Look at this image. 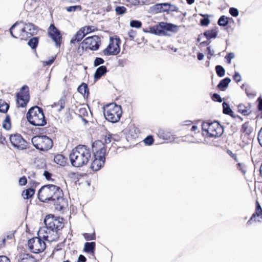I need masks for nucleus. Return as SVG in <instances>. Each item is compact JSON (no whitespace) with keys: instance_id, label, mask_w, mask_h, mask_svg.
Returning a JSON list of instances; mask_svg holds the SVG:
<instances>
[{"instance_id":"f257e3e1","label":"nucleus","mask_w":262,"mask_h":262,"mask_svg":"<svg viewBox=\"0 0 262 262\" xmlns=\"http://www.w3.org/2000/svg\"><path fill=\"white\" fill-rule=\"evenodd\" d=\"M60 187L48 184L42 186L38 190L37 196L41 202H51L56 209L62 210L67 205V200L63 197Z\"/></svg>"},{"instance_id":"f03ea898","label":"nucleus","mask_w":262,"mask_h":262,"mask_svg":"<svg viewBox=\"0 0 262 262\" xmlns=\"http://www.w3.org/2000/svg\"><path fill=\"white\" fill-rule=\"evenodd\" d=\"M44 223L46 227L39 230L38 236L49 242L57 241L61 234L60 231L64 225L63 218L48 215L45 219Z\"/></svg>"},{"instance_id":"7ed1b4c3","label":"nucleus","mask_w":262,"mask_h":262,"mask_svg":"<svg viewBox=\"0 0 262 262\" xmlns=\"http://www.w3.org/2000/svg\"><path fill=\"white\" fill-rule=\"evenodd\" d=\"M92 152L85 145H79L73 148L69 155L71 164L75 167L86 165L91 159Z\"/></svg>"},{"instance_id":"20e7f679","label":"nucleus","mask_w":262,"mask_h":262,"mask_svg":"<svg viewBox=\"0 0 262 262\" xmlns=\"http://www.w3.org/2000/svg\"><path fill=\"white\" fill-rule=\"evenodd\" d=\"M92 148L94 151V159L91 163V168L94 171H98L104 164L106 146L102 141L98 140L93 143Z\"/></svg>"},{"instance_id":"39448f33","label":"nucleus","mask_w":262,"mask_h":262,"mask_svg":"<svg viewBox=\"0 0 262 262\" xmlns=\"http://www.w3.org/2000/svg\"><path fill=\"white\" fill-rule=\"evenodd\" d=\"M26 118L28 121L34 126H44L47 124L45 114L42 108L34 106L29 109Z\"/></svg>"},{"instance_id":"423d86ee","label":"nucleus","mask_w":262,"mask_h":262,"mask_svg":"<svg viewBox=\"0 0 262 262\" xmlns=\"http://www.w3.org/2000/svg\"><path fill=\"white\" fill-rule=\"evenodd\" d=\"M202 135L207 138H217L224 132L222 125L217 121L204 122L202 124Z\"/></svg>"},{"instance_id":"0eeeda50","label":"nucleus","mask_w":262,"mask_h":262,"mask_svg":"<svg viewBox=\"0 0 262 262\" xmlns=\"http://www.w3.org/2000/svg\"><path fill=\"white\" fill-rule=\"evenodd\" d=\"M122 111L120 105L115 103H110L103 107V114L107 120L112 123L119 121Z\"/></svg>"},{"instance_id":"6e6552de","label":"nucleus","mask_w":262,"mask_h":262,"mask_svg":"<svg viewBox=\"0 0 262 262\" xmlns=\"http://www.w3.org/2000/svg\"><path fill=\"white\" fill-rule=\"evenodd\" d=\"M147 29L148 31H145L157 35H165L167 31L177 32L179 30V27L172 24L161 21L158 24L148 27Z\"/></svg>"},{"instance_id":"1a4fd4ad","label":"nucleus","mask_w":262,"mask_h":262,"mask_svg":"<svg viewBox=\"0 0 262 262\" xmlns=\"http://www.w3.org/2000/svg\"><path fill=\"white\" fill-rule=\"evenodd\" d=\"M33 146L38 150L47 151L53 146V140L46 135L35 136L32 138Z\"/></svg>"},{"instance_id":"9d476101","label":"nucleus","mask_w":262,"mask_h":262,"mask_svg":"<svg viewBox=\"0 0 262 262\" xmlns=\"http://www.w3.org/2000/svg\"><path fill=\"white\" fill-rule=\"evenodd\" d=\"M17 107H25L30 101L29 88L27 85H23L16 94Z\"/></svg>"},{"instance_id":"9b49d317","label":"nucleus","mask_w":262,"mask_h":262,"mask_svg":"<svg viewBox=\"0 0 262 262\" xmlns=\"http://www.w3.org/2000/svg\"><path fill=\"white\" fill-rule=\"evenodd\" d=\"M120 43L119 38L110 37L108 46L102 51L103 54L105 56L118 55L120 52Z\"/></svg>"},{"instance_id":"f8f14e48","label":"nucleus","mask_w":262,"mask_h":262,"mask_svg":"<svg viewBox=\"0 0 262 262\" xmlns=\"http://www.w3.org/2000/svg\"><path fill=\"white\" fill-rule=\"evenodd\" d=\"M40 236L33 237L28 242L30 251L34 253L42 252L46 248V244Z\"/></svg>"},{"instance_id":"ddd939ff","label":"nucleus","mask_w":262,"mask_h":262,"mask_svg":"<svg viewBox=\"0 0 262 262\" xmlns=\"http://www.w3.org/2000/svg\"><path fill=\"white\" fill-rule=\"evenodd\" d=\"M9 140L13 148L18 150H24L29 148V143L20 134L16 133L9 136Z\"/></svg>"},{"instance_id":"4468645a","label":"nucleus","mask_w":262,"mask_h":262,"mask_svg":"<svg viewBox=\"0 0 262 262\" xmlns=\"http://www.w3.org/2000/svg\"><path fill=\"white\" fill-rule=\"evenodd\" d=\"M100 43V38L97 35H94L85 38L81 44L82 49L84 48V46L85 49L96 51L99 49Z\"/></svg>"},{"instance_id":"2eb2a0df","label":"nucleus","mask_w":262,"mask_h":262,"mask_svg":"<svg viewBox=\"0 0 262 262\" xmlns=\"http://www.w3.org/2000/svg\"><path fill=\"white\" fill-rule=\"evenodd\" d=\"M48 34L55 43L57 47H60L62 42V35L60 31L52 24L48 29Z\"/></svg>"},{"instance_id":"dca6fc26","label":"nucleus","mask_w":262,"mask_h":262,"mask_svg":"<svg viewBox=\"0 0 262 262\" xmlns=\"http://www.w3.org/2000/svg\"><path fill=\"white\" fill-rule=\"evenodd\" d=\"M153 10L155 13H158L177 11L178 9L175 5L166 3L155 5L153 7Z\"/></svg>"},{"instance_id":"f3484780","label":"nucleus","mask_w":262,"mask_h":262,"mask_svg":"<svg viewBox=\"0 0 262 262\" xmlns=\"http://www.w3.org/2000/svg\"><path fill=\"white\" fill-rule=\"evenodd\" d=\"M10 32L11 36L17 39L23 40V25L16 22L10 29Z\"/></svg>"},{"instance_id":"a211bd4d","label":"nucleus","mask_w":262,"mask_h":262,"mask_svg":"<svg viewBox=\"0 0 262 262\" xmlns=\"http://www.w3.org/2000/svg\"><path fill=\"white\" fill-rule=\"evenodd\" d=\"M255 204V211L247 222L248 225H251L253 223L259 222L260 221V219H262V208L257 201H256Z\"/></svg>"},{"instance_id":"6ab92c4d","label":"nucleus","mask_w":262,"mask_h":262,"mask_svg":"<svg viewBox=\"0 0 262 262\" xmlns=\"http://www.w3.org/2000/svg\"><path fill=\"white\" fill-rule=\"evenodd\" d=\"M23 40H27L30 38L36 33V28L35 26L31 23H26L23 25Z\"/></svg>"},{"instance_id":"aec40b11","label":"nucleus","mask_w":262,"mask_h":262,"mask_svg":"<svg viewBox=\"0 0 262 262\" xmlns=\"http://www.w3.org/2000/svg\"><path fill=\"white\" fill-rule=\"evenodd\" d=\"M17 262H37V259L31 254L26 252H20L16 256Z\"/></svg>"},{"instance_id":"412c9836","label":"nucleus","mask_w":262,"mask_h":262,"mask_svg":"<svg viewBox=\"0 0 262 262\" xmlns=\"http://www.w3.org/2000/svg\"><path fill=\"white\" fill-rule=\"evenodd\" d=\"M127 6L138 7L144 5L146 0H123Z\"/></svg>"},{"instance_id":"4be33fe9","label":"nucleus","mask_w":262,"mask_h":262,"mask_svg":"<svg viewBox=\"0 0 262 262\" xmlns=\"http://www.w3.org/2000/svg\"><path fill=\"white\" fill-rule=\"evenodd\" d=\"M85 36L83 31L80 28L77 31L71 40V43L75 44L80 41Z\"/></svg>"},{"instance_id":"5701e85b","label":"nucleus","mask_w":262,"mask_h":262,"mask_svg":"<svg viewBox=\"0 0 262 262\" xmlns=\"http://www.w3.org/2000/svg\"><path fill=\"white\" fill-rule=\"evenodd\" d=\"M107 72V68L105 66H101L98 68L94 74L95 79H99L102 76L104 75Z\"/></svg>"},{"instance_id":"b1692460","label":"nucleus","mask_w":262,"mask_h":262,"mask_svg":"<svg viewBox=\"0 0 262 262\" xmlns=\"http://www.w3.org/2000/svg\"><path fill=\"white\" fill-rule=\"evenodd\" d=\"M54 162L62 166H64L67 164V159L61 154H57L54 158Z\"/></svg>"},{"instance_id":"393cba45","label":"nucleus","mask_w":262,"mask_h":262,"mask_svg":"<svg viewBox=\"0 0 262 262\" xmlns=\"http://www.w3.org/2000/svg\"><path fill=\"white\" fill-rule=\"evenodd\" d=\"M35 192V189L32 188H29L23 191L21 193V196L24 199H31L34 196Z\"/></svg>"},{"instance_id":"a878e982","label":"nucleus","mask_w":262,"mask_h":262,"mask_svg":"<svg viewBox=\"0 0 262 262\" xmlns=\"http://www.w3.org/2000/svg\"><path fill=\"white\" fill-rule=\"evenodd\" d=\"M230 81V79L228 77L221 80L217 86V88L221 91H224L226 88L228 86Z\"/></svg>"},{"instance_id":"bb28decb","label":"nucleus","mask_w":262,"mask_h":262,"mask_svg":"<svg viewBox=\"0 0 262 262\" xmlns=\"http://www.w3.org/2000/svg\"><path fill=\"white\" fill-rule=\"evenodd\" d=\"M96 243L94 242H86L84 244V250L88 253H94Z\"/></svg>"},{"instance_id":"cd10ccee","label":"nucleus","mask_w":262,"mask_h":262,"mask_svg":"<svg viewBox=\"0 0 262 262\" xmlns=\"http://www.w3.org/2000/svg\"><path fill=\"white\" fill-rule=\"evenodd\" d=\"M217 31L215 28L211 30H208L204 33V35L207 38V39L215 38L217 36Z\"/></svg>"},{"instance_id":"c85d7f7f","label":"nucleus","mask_w":262,"mask_h":262,"mask_svg":"<svg viewBox=\"0 0 262 262\" xmlns=\"http://www.w3.org/2000/svg\"><path fill=\"white\" fill-rule=\"evenodd\" d=\"M81 29L83 31L85 35L90 33L96 32L98 30V28L94 26H85L81 27Z\"/></svg>"},{"instance_id":"c756f323","label":"nucleus","mask_w":262,"mask_h":262,"mask_svg":"<svg viewBox=\"0 0 262 262\" xmlns=\"http://www.w3.org/2000/svg\"><path fill=\"white\" fill-rule=\"evenodd\" d=\"M9 108V104L5 100L0 99V112L6 113Z\"/></svg>"},{"instance_id":"7c9ffc66","label":"nucleus","mask_w":262,"mask_h":262,"mask_svg":"<svg viewBox=\"0 0 262 262\" xmlns=\"http://www.w3.org/2000/svg\"><path fill=\"white\" fill-rule=\"evenodd\" d=\"M77 91L79 93L83 95H85L89 93V88L88 85L85 83H82L78 87Z\"/></svg>"},{"instance_id":"2f4dec72","label":"nucleus","mask_w":262,"mask_h":262,"mask_svg":"<svg viewBox=\"0 0 262 262\" xmlns=\"http://www.w3.org/2000/svg\"><path fill=\"white\" fill-rule=\"evenodd\" d=\"M39 38L37 37H34L31 38L28 41L29 46L33 49H35L38 44Z\"/></svg>"},{"instance_id":"473e14b6","label":"nucleus","mask_w":262,"mask_h":262,"mask_svg":"<svg viewBox=\"0 0 262 262\" xmlns=\"http://www.w3.org/2000/svg\"><path fill=\"white\" fill-rule=\"evenodd\" d=\"M3 127L6 130H9L11 127V120L9 115H7L3 122Z\"/></svg>"},{"instance_id":"72a5a7b5","label":"nucleus","mask_w":262,"mask_h":262,"mask_svg":"<svg viewBox=\"0 0 262 262\" xmlns=\"http://www.w3.org/2000/svg\"><path fill=\"white\" fill-rule=\"evenodd\" d=\"M222 105L223 108V113L232 116L233 112L230 108L229 105L225 102L223 103Z\"/></svg>"},{"instance_id":"f704fd0d","label":"nucleus","mask_w":262,"mask_h":262,"mask_svg":"<svg viewBox=\"0 0 262 262\" xmlns=\"http://www.w3.org/2000/svg\"><path fill=\"white\" fill-rule=\"evenodd\" d=\"M66 101V97L65 96H63L59 100V101L56 103H55V105H57V106H59V110L60 111L64 108Z\"/></svg>"},{"instance_id":"c9c22d12","label":"nucleus","mask_w":262,"mask_h":262,"mask_svg":"<svg viewBox=\"0 0 262 262\" xmlns=\"http://www.w3.org/2000/svg\"><path fill=\"white\" fill-rule=\"evenodd\" d=\"M82 235L86 241L95 240L96 238L95 231L91 233H84L82 234Z\"/></svg>"},{"instance_id":"e433bc0d","label":"nucleus","mask_w":262,"mask_h":262,"mask_svg":"<svg viewBox=\"0 0 262 262\" xmlns=\"http://www.w3.org/2000/svg\"><path fill=\"white\" fill-rule=\"evenodd\" d=\"M200 15L204 17L200 20V25L202 26H207L210 23V20L208 18V15L207 14L203 15L201 14Z\"/></svg>"},{"instance_id":"4c0bfd02","label":"nucleus","mask_w":262,"mask_h":262,"mask_svg":"<svg viewBox=\"0 0 262 262\" xmlns=\"http://www.w3.org/2000/svg\"><path fill=\"white\" fill-rule=\"evenodd\" d=\"M217 23L220 26H225L228 24V18L225 16L222 15L219 18Z\"/></svg>"},{"instance_id":"58836bf2","label":"nucleus","mask_w":262,"mask_h":262,"mask_svg":"<svg viewBox=\"0 0 262 262\" xmlns=\"http://www.w3.org/2000/svg\"><path fill=\"white\" fill-rule=\"evenodd\" d=\"M127 11V9L123 6H117L115 8V12L117 15H122L125 14Z\"/></svg>"},{"instance_id":"ea45409f","label":"nucleus","mask_w":262,"mask_h":262,"mask_svg":"<svg viewBox=\"0 0 262 262\" xmlns=\"http://www.w3.org/2000/svg\"><path fill=\"white\" fill-rule=\"evenodd\" d=\"M215 70L218 76L221 77L225 75V70L222 66L218 65L215 67Z\"/></svg>"},{"instance_id":"a19ab883","label":"nucleus","mask_w":262,"mask_h":262,"mask_svg":"<svg viewBox=\"0 0 262 262\" xmlns=\"http://www.w3.org/2000/svg\"><path fill=\"white\" fill-rule=\"evenodd\" d=\"M143 142L146 145H152L154 142L153 136L151 135L148 136L144 139Z\"/></svg>"},{"instance_id":"79ce46f5","label":"nucleus","mask_w":262,"mask_h":262,"mask_svg":"<svg viewBox=\"0 0 262 262\" xmlns=\"http://www.w3.org/2000/svg\"><path fill=\"white\" fill-rule=\"evenodd\" d=\"M141 21L137 20H133L130 21V26L132 28H140L142 26Z\"/></svg>"},{"instance_id":"37998d69","label":"nucleus","mask_w":262,"mask_h":262,"mask_svg":"<svg viewBox=\"0 0 262 262\" xmlns=\"http://www.w3.org/2000/svg\"><path fill=\"white\" fill-rule=\"evenodd\" d=\"M193 122L190 120H185L184 121L181 126V130L184 131L186 129L187 126H191V125H192Z\"/></svg>"},{"instance_id":"c03bdc74","label":"nucleus","mask_w":262,"mask_h":262,"mask_svg":"<svg viewBox=\"0 0 262 262\" xmlns=\"http://www.w3.org/2000/svg\"><path fill=\"white\" fill-rule=\"evenodd\" d=\"M66 10L68 12H72V11H75L77 10H81L82 8L80 5H77V6H70L66 7Z\"/></svg>"},{"instance_id":"a18cd8bd","label":"nucleus","mask_w":262,"mask_h":262,"mask_svg":"<svg viewBox=\"0 0 262 262\" xmlns=\"http://www.w3.org/2000/svg\"><path fill=\"white\" fill-rule=\"evenodd\" d=\"M237 112L244 116H246V106L243 104L238 105Z\"/></svg>"},{"instance_id":"49530a36","label":"nucleus","mask_w":262,"mask_h":262,"mask_svg":"<svg viewBox=\"0 0 262 262\" xmlns=\"http://www.w3.org/2000/svg\"><path fill=\"white\" fill-rule=\"evenodd\" d=\"M186 130H190L191 132H193L194 134H196L197 133L200 132L198 127L195 125H191V126H187Z\"/></svg>"},{"instance_id":"de8ad7c7","label":"nucleus","mask_w":262,"mask_h":262,"mask_svg":"<svg viewBox=\"0 0 262 262\" xmlns=\"http://www.w3.org/2000/svg\"><path fill=\"white\" fill-rule=\"evenodd\" d=\"M78 114L81 117H84L88 115L87 110L85 107H81L78 110Z\"/></svg>"},{"instance_id":"09e8293b","label":"nucleus","mask_w":262,"mask_h":262,"mask_svg":"<svg viewBox=\"0 0 262 262\" xmlns=\"http://www.w3.org/2000/svg\"><path fill=\"white\" fill-rule=\"evenodd\" d=\"M56 56H55L52 57V58L48 61H43L42 62V66L43 67H46L48 66L51 65L54 62L55 60L56 59Z\"/></svg>"},{"instance_id":"8fccbe9b","label":"nucleus","mask_w":262,"mask_h":262,"mask_svg":"<svg viewBox=\"0 0 262 262\" xmlns=\"http://www.w3.org/2000/svg\"><path fill=\"white\" fill-rule=\"evenodd\" d=\"M104 62V60L100 57H96L94 62V66L97 67L100 64H103Z\"/></svg>"},{"instance_id":"3c124183","label":"nucleus","mask_w":262,"mask_h":262,"mask_svg":"<svg viewBox=\"0 0 262 262\" xmlns=\"http://www.w3.org/2000/svg\"><path fill=\"white\" fill-rule=\"evenodd\" d=\"M211 99L214 101H217L219 102H221L222 101V99L220 96L216 93H214L211 96Z\"/></svg>"},{"instance_id":"603ef678","label":"nucleus","mask_w":262,"mask_h":262,"mask_svg":"<svg viewBox=\"0 0 262 262\" xmlns=\"http://www.w3.org/2000/svg\"><path fill=\"white\" fill-rule=\"evenodd\" d=\"M103 139L105 144L110 143L112 141V135L110 134H107L104 136Z\"/></svg>"},{"instance_id":"864d4df0","label":"nucleus","mask_w":262,"mask_h":262,"mask_svg":"<svg viewBox=\"0 0 262 262\" xmlns=\"http://www.w3.org/2000/svg\"><path fill=\"white\" fill-rule=\"evenodd\" d=\"M229 13L232 16L234 17H236L238 15V11L237 9L235 8H230Z\"/></svg>"},{"instance_id":"5fc2aeb1","label":"nucleus","mask_w":262,"mask_h":262,"mask_svg":"<svg viewBox=\"0 0 262 262\" xmlns=\"http://www.w3.org/2000/svg\"><path fill=\"white\" fill-rule=\"evenodd\" d=\"M27 183V179L25 176H23L20 178L19 180V184L21 186H24L26 185Z\"/></svg>"},{"instance_id":"6e6d98bb","label":"nucleus","mask_w":262,"mask_h":262,"mask_svg":"<svg viewBox=\"0 0 262 262\" xmlns=\"http://www.w3.org/2000/svg\"><path fill=\"white\" fill-rule=\"evenodd\" d=\"M234 57V54L232 53H228L226 56L225 58L227 60L228 63H230L231 59Z\"/></svg>"},{"instance_id":"4d7b16f0","label":"nucleus","mask_w":262,"mask_h":262,"mask_svg":"<svg viewBox=\"0 0 262 262\" xmlns=\"http://www.w3.org/2000/svg\"><path fill=\"white\" fill-rule=\"evenodd\" d=\"M6 238L3 237L0 238V248H4L6 245Z\"/></svg>"},{"instance_id":"13d9d810","label":"nucleus","mask_w":262,"mask_h":262,"mask_svg":"<svg viewBox=\"0 0 262 262\" xmlns=\"http://www.w3.org/2000/svg\"><path fill=\"white\" fill-rule=\"evenodd\" d=\"M258 140L259 144L262 147V127L261 128L258 134Z\"/></svg>"},{"instance_id":"bf43d9fd","label":"nucleus","mask_w":262,"mask_h":262,"mask_svg":"<svg viewBox=\"0 0 262 262\" xmlns=\"http://www.w3.org/2000/svg\"><path fill=\"white\" fill-rule=\"evenodd\" d=\"M43 176L47 180H50L52 174L49 171L45 170L43 172Z\"/></svg>"},{"instance_id":"052dcab7","label":"nucleus","mask_w":262,"mask_h":262,"mask_svg":"<svg viewBox=\"0 0 262 262\" xmlns=\"http://www.w3.org/2000/svg\"><path fill=\"white\" fill-rule=\"evenodd\" d=\"M233 79L235 81L238 82L241 81V76L238 73H235L233 76Z\"/></svg>"},{"instance_id":"680f3d73","label":"nucleus","mask_w":262,"mask_h":262,"mask_svg":"<svg viewBox=\"0 0 262 262\" xmlns=\"http://www.w3.org/2000/svg\"><path fill=\"white\" fill-rule=\"evenodd\" d=\"M257 101L258 102L257 108L259 111H262V98L259 97Z\"/></svg>"},{"instance_id":"e2e57ef3","label":"nucleus","mask_w":262,"mask_h":262,"mask_svg":"<svg viewBox=\"0 0 262 262\" xmlns=\"http://www.w3.org/2000/svg\"><path fill=\"white\" fill-rule=\"evenodd\" d=\"M0 262H10V261L8 257L6 256H1Z\"/></svg>"},{"instance_id":"0e129e2a","label":"nucleus","mask_w":262,"mask_h":262,"mask_svg":"<svg viewBox=\"0 0 262 262\" xmlns=\"http://www.w3.org/2000/svg\"><path fill=\"white\" fill-rule=\"evenodd\" d=\"M227 154L230 155L234 160L236 161H237V160L236 159V156L235 154H234L232 153V152L230 150L228 149L227 151Z\"/></svg>"},{"instance_id":"69168bd1","label":"nucleus","mask_w":262,"mask_h":262,"mask_svg":"<svg viewBox=\"0 0 262 262\" xmlns=\"http://www.w3.org/2000/svg\"><path fill=\"white\" fill-rule=\"evenodd\" d=\"M135 34V31H134L133 30H130L129 31L128 35L131 38H132V39L134 38Z\"/></svg>"},{"instance_id":"338daca9","label":"nucleus","mask_w":262,"mask_h":262,"mask_svg":"<svg viewBox=\"0 0 262 262\" xmlns=\"http://www.w3.org/2000/svg\"><path fill=\"white\" fill-rule=\"evenodd\" d=\"M197 58L199 60H202L204 58L203 54L202 53H199L197 55Z\"/></svg>"},{"instance_id":"774afa93","label":"nucleus","mask_w":262,"mask_h":262,"mask_svg":"<svg viewBox=\"0 0 262 262\" xmlns=\"http://www.w3.org/2000/svg\"><path fill=\"white\" fill-rule=\"evenodd\" d=\"M237 168L239 170H241L243 174H245V170L243 169V168H242V164L239 163L237 164Z\"/></svg>"}]
</instances>
